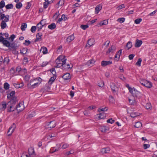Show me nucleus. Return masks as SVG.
I'll return each instance as SVG.
<instances>
[{"label": "nucleus", "mask_w": 157, "mask_h": 157, "mask_svg": "<svg viewBox=\"0 0 157 157\" xmlns=\"http://www.w3.org/2000/svg\"><path fill=\"white\" fill-rule=\"evenodd\" d=\"M29 154L31 155H35L34 154L35 152L33 148H29L28 150Z\"/></svg>", "instance_id": "nucleus-31"}, {"label": "nucleus", "mask_w": 157, "mask_h": 157, "mask_svg": "<svg viewBox=\"0 0 157 157\" xmlns=\"http://www.w3.org/2000/svg\"><path fill=\"white\" fill-rule=\"evenodd\" d=\"M15 129V128H9L7 132L8 136H10L12 135V133L14 131Z\"/></svg>", "instance_id": "nucleus-24"}, {"label": "nucleus", "mask_w": 157, "mask_h": 157, "mask_svg": "<svg viewBox=\"0 0 157 157\" xmlns=\"http://www.w3.org/2000/svg\"><path fill=\"white\" fill-rule=\"evenodd\" d=\"M142 21V19L141 18L137 19L135 21V23L136 24H138Z\"/></svg>", "instance_id": "nucleus-53"}, {"label": "nucleus", "mask_w": 157, "mask_h": 157, "mask_svg": "<svg viewBox=\"0 0 157 157\" xmlns=\"http://www.w3.org/2000/svg\"><path fill=\"white\" fill-rule=\"evenodd\" d=\"M1 20H2L1 23V26L2 29H5L7 26L6 22H8L9 19V16L8 15H5V14H1L0 17Z\"/></svg>", "instance_id": "nucleus-1"}, {"label": "nucleus", "mask_w": 157, "mask_h": 157, "mask_svg": "<svg viewBox=\"0 0 157 157\" xmlns=\"http://www.w3.org/2000/svg\"><path fill=\"white\" fill-rule=\"evenodd\" d=\"M31 43L30 41L28 40H26L25 41V43H23L25 45H28L30 44Z\"/></svg>", "instance_id": "nucleus-56"}, {"label": "nucleus", "mask_w": 157, "mask_h": 157, "mask_svg": "<svg viewBox=\"0 0 157 157\" xmlns=\"http://www.w3.org/2000/svg\"><path fill=\"white\" fill-rule=\"evenodd\" d=\"M56 26L55 24V23H52L51 24L49 25L48 26V27L49 29L51 30H52L55 29L56 28Z\"/></svg>", "instance_id": "nucleus-30"}, {"label": "nucleus", "mask_w": 157, "mask_h": 157, "mask_svg": "<svg viewBox=\"0 0 157 157\" xmlns=\"http://www.w3.org/2000/svg\"><path fill=\"white\" fill-rule=\"evenodd\" d=\"M40 51L44 54H46L48 53L47 49L45 47H42Z\"/></svg>", "instance_id": "nucleus-26"}, {"label": "nucleus", "mask_w": 157, "mask_h": 157, "mask_svg": "<svg viewBox=\"0 0 157 157\" xmlns=\"http://www.w3.org/2000/svg\"><path fill=\"white\" fill-rule=\"evenodd\" d=\"M36 28H37L36 26H32L31 29V32L33 33L35 32L36 29Z\"/></svg>", "instance_id": "nucleus-52"}, {"label": "nucleus", "mask_w": 157, "mask_h": 157, "mask_svg": "<svg viewBox=\"0 0 157 157\" xmlns=\"http://www.w3.org/2000/svg\"><path fill=\"white\" fill-rule=\"evenodd\" d=\"M22 6V3L20 2L17 3L16 4V7L17 9H20L21 8Z\"/></svg>", "instance_id": "nucleus-44"}, {"label": "nucleus", "mask_w": 157, "mask_h": 157, "mask_svg": "<svg viewBox=\"0 0 157 157\" xmlns=\"http://www.w3.org/2000/svg\"><path fill=\"white\" fill-rule=\"evenodd\" d=\"M140 83L142 85L148 88H150L152 87V84L151 82L144 79H141Z\"/></svg>", "instance_id": "nucleus-3"}, {"label": "nucleus", "mask_w": 157, "mask_h": 157, "mask_svg": "<svg viewBox=\"0 0 157 157\" xmlns=\"http://www.w3.org/2000/svg\"><path fill=\"white\" fill-rule=\"evenodd\" d=\"M2 43L7 47H9L10 46V42L5 39L4 40Z\"/></svg>", "instance_id": "nucleus-29"}, {"label": "nucleus", "mask_w": 157, "mask_h": 157, "mask_svg": "<svg viewBox=\"0 0 157 157\" xmlns=\"http://www.w3.org/2000/svg\"><path fill=\"white\" fill-rule=\"evenodd\" d=\"M116 47L115 45H112L111 47L109 48V49L106 52L107 55L108 54L110 53H114V52L116 50Z\"/></svg>", "instance_id": "nucleus-7"}, {"label": "nucleus", "mask_w": 157, "mask_h": 157, "mask_svg": "<svg viewBox=\"0 0 157 157\" xmlns=\"http://www.w3.org/2000/svg\"><path fill=\"white\" fill-rule=\"evenodd\" d=\"M108 23V20H104L101 21L100 22L98 25L100 26H102L103 25H106Z\"/></svg>", "instance_id": "nucleus-21"}, {"label": "nucleus", "mask_w": 157, "mask_h": 157, "mask_svg": "<svg viewBox=\"0 0 157 157\" xmlns=\"http://www.w3.org/2000/svg\"><path fill=\"white\" fill-rule=\"evenodd\" d=\"M40 23L43 26L46 24V21L44 19L41 20Z\"/></svg>", "instance_id": "nucleus-54"}, {"label": "nucleus", "mask_w": 157, "mask_h": 157, "mask_svg": "<svg viewBox=\"0 0 157 157\" xmlns=\"http://www.w3.org/2000/svg\"><path fill=\"white\" fill-rule=\"evenodd\" d=\"M15 109H16V107H15L14 103H12L10 102H8L7 103V110L8 112H13Z\"/></svg>", "instance_id": "nucleus-4"}, {"label": "nucleus", "mask_w": 157, "mask_h": 157, "mask_svg": "<svg viewBox=\"0 0 157 157\" xmlns=\"http://www.w3.org/2000/svg\"><path fill=\"white\" fill-rule=\"evenodd\" d=\"M129 103L132 105H134L136 103V101L134 100H132L131 99H129Z\"/></svg>", "instance_id": "nucleus-58"}, {"label": "nucleus", "mask_w": 157, "mask_h": 157, "mask_svg": "<svg viewBox=\"0 0 157 157\" xmlns=\"http://www.w3.org/2000/svg\"><path fill=\"white\" fill-rule=\"evenodd\" d=\"M112 63V61H102L101 62V65L102 67H105L107 65L111 64Z\"/></svg>", "instance_id": "nucleus-9"}, {"label": "nucleus", "mask_w": 157, "mask_h": 157, "mask_svg": "<svg viewBox=\"0 0 157 157\" xmlns=\"http://www.w3.org/2000/svg\"><path fill=\"white\" fill-rule=\"evenodd\" d=\"M55 147H54L51 148L50 151V153H53L54 152L57 151L59 150L58 149H57V148L55 149Z\"/></svg>", "instance_id": "nucleus-41"}, {"label": "nucleus", "mask_w": 157, "mask_h": 157, "mask_svg": "<svg viewBox=\"0 0 157 157\" xmlns=\"http://www.w3.org/2000/svg\"><path fill=\"white\" fill-rule=\"evenodd\" d=\"M75 37L73 34L69 36L66 39V42L69 43L73 41L75 39Z\"/></svg>", "instance_id": "nucleus-10"}, {"label": "nucleus", "mask_w": 157, "mask_h": 157, "mask_svg": "<svg viewBox=\"0 0 157 157\" xmlns=\"http://www.w3.org/2000/svg\"><path fill=\"white\" fill-rule=\"evenodd\" d=\"M89 26L87 25H81L80 27L83 30H85Z\"/></svg>", "instance_id": "nucleus-51"}, {"label": "nucleus", "mask_w": 157, "mask_h": 157, "mask_svg": "<svg viewBox=\"0 0 157 157\" xmlns=\"http://www.w3.org/2000/svg\"><path fill=\"white\" fill-rule=\"evenodd\" d=\"M28 50V49L25 48H24L23 49H22L21 50H20V53L22 54H26L27 52V51Z\"/></svg>", "instance_id": "nucleus-37"}, {"label": "nucleus", "mask_w": 157, "mask_h": 157, "mask_svg": "<svg viewBox=\"0 0 157 157\" xmlns=\"http://www.w3.org/2000/svg\"><path fill=\"white\" fill-rule=\"evenodd\" d=\"M98 115H99L98 118L100 119H103L106 117V114L103 112L101 113Z\"/></svg>", "instance_id": "nucleus-22"}, {"label": "nucleus", "mask_w": 157, "mask_h": 157, "mask_svg": "<svg viewBox=\"0 0 157 157\" xmlns=\"http://www.w3.org/2000/svg\"><path fill=\"white\" fill-rule=\"evenodd\" d=\"M49 4H50V2H44L43 3V6H44V8L45 9L47 8L48 7V5Z\"/></svg>", "instance_id": "nucleus-46"}, {"label": "nucleus", "mask_w": 157, "mask_h": 157, "mask_svg": "<svg viewBox=\"0 0 157 157\" xmlns=\"http://www.w3.org/2000/svg\"><path fill=\"white\" fill-rule=\"evenodd\" d=\"M9 62L10 59H9V57H6L3 59L2 63H4L5 64L7 65L9 63Z\"/></svg>", "instance_id": "nucleus-23"}, {"label": "nucleus", "mask_w": 157, "mask_h": 157, "mask_svg": "<svg viewBox=\"0 0 157 157\" xmlns=\"http://www.w3.org/2000/svg\"><path fill=\"white\" fill-rule=\"evenodd\" d=\"M66 62L63 63V64H62L61 67H62V69L63 70H68L71 69L72 67V65H71V67H70V65L68 64H66Z\"/></svg>", "instance_id": "nucleus-8"}, {"label": "nucleus", "mask_w": 157, "mask_h": 157, "mask_svg": "<svg viewBox=\"0 0 157 157\" xmlns=\"http://www.w3.org/2000/svg\"><path fill=\"white\" fill-rule=\"evenodd\" d=\"M5 6V2L2 0L0 2V8H2L4 7Z\"/></svg>", "instance_id": "nucleus-49"}, {"label": "nucleus", "mask_w": 157, "mask_h": 157, "mask_svg": "<svg viewBox=\"0 0 157 157\" xmlns=\"http://www.w3.org/2000/svg\"><path fill=\"white\" fill-rule=\"evenodd\" d=\"M56 75H53L52 77L49 79L48 83L49 84L51 85V84L54 82L55 80L56 79Z\"/></svg>", "instance_id": "nucleus-16"}, {"label": "nucleus", "mask_w": 157, "mask_h": 157, "mask_svg": "<svg viewBox=\"0 0 157 157\" xmlns=\"http://www.w3.org/2000/svg\"><path fill=\"white\" fill-rule=\"evenodd\" d=\"M27 25L26 23H23L22 24L21 27V28L22 31H24L25 30V29L27 28Z\"/></svg>", "instance_id": "nucleus-34"}, {"label": "nucleus", "mask_w": 157, "mask_h": 157, "mask_svg": "<svg viewBox=\"0 0 157 157\" xmlns=\"http://www.w3.org/2000/svg\"><path fill=\"white\" fill-rule=\"evenodd\" d=\"M140 115V113L137 112H132L130 114V116L132 117H135Z\"/></svg>", "instance_id": "nucleus-20"}, {"label": "nucleus", "mask_w": 157, "mask_h": 157, "mask_svg": "<svg viewBox=\"0 0 157 157\" xmlns=\"http://www.w3.org/2000/svg\"><path fill=\"white\" fill-rule=\"evenodd\" d=\"M145 107H146V109H151V103H147L146 104Z\"/></svg>", "instance_id": "nucleus-48"}, {"label": "nucleus", "mask_w": 157, "mask_h": 157, "mask_svg": "<svg viewBox=\"0 0 157 157\" xmlns=\"http://www.w3.org/2000/svg\"><path fill=\"white\" fill-rule=\"evenodd\" d=\"M134 126L135 128H140L142 126V124L140 122L138 121L136 123Z\"/></svg>", "instance_id": "nucleus-38"}, {"label": "nucleus", "mask_w": 157, "mask_h": 157, "mask_svg": "<svg viewBox=\"0 0 157 157\" xmlns=\"http://www.w3.org/2000/svg\"><path fill=\"white\" fill-rule=\"evenodd\" d=\"M49 124L48 125H49V124H52V125H50L49 127V128H55L56 126V122L54 121H51L49 123Z\"/></svg>", "instance_id": "nucleus-36"}, {"label": "nucleus", "mask_w": 157, "mask_h": 157, "mask_svg": "<svg viewBox=\"0 0 157 157\" xmlns=\"http://www.w3.org/2000/svg\"><path fill=\"white\" fill-rule=\"evenodd\" d=\"M95 62L94 59H92L89 60L86 63V65L88 66L91 67L93 66Z\"/></svg>", "instance_id": "nucleus-14"}, {"label": "nucleus", "mask_w": 157, "mask_h": 157, "mask_svg": "<svg viewBox=\"0 0 157 157\" xmlns=\"http://www.w3.org/2000/svg\"><path fill=\"white\" fill-rule=\"evenodd\" d=\"M15 94V91H12L10 93L7 94V98L8 99H10V98H12V97H14Z\"/></svg>", "instance_id": "nucleus-19"}, {"label": "nucleus", "mask_w": 157, "mask_h": 157, "mask_svg": "<svg viewBox=\"0 0 157 157\" xmlns=\"http://www.w3.org/2000/svg\"><path fill=\"white\" fill-rule=\"evenodd\" d=\"M143 147L144 149H146L150 147V145L146 144H144L143 145Z\"/></svg>", "instance_id": "nucleus-62"}, {"label": "nucleus", "mask_w": 157, "mask_h": 157, "mask_svg": "<svg viewBox=\"0 0 157 157\" xmlns=\"http://www.w3.org/2000/svg\"><path fill=\"white\" fill-rule=\"evenodd\" d=\"M96 108V106L94 105H92L89 106L88 108V109L90 110H92Z\"/></svg>", "instance_id": "nucleus-61"}, {"label": "nucleus", "mask_w": 157, "mask_h": 157, "mask_svg": "<svg viewBox=\"0 0 157 157\" xmlns=\"http://www.w3.org/2000/svg\"><path fill=\"white\" fill-rule=\"evenodd\" d=\"M94 40L93 39H90L87 41V44L90 47L94 44Z\"/></svg>", "instance_id": "nucleus-25"}, {"label": "nucleus", "mask_w": 157, "mask_h": 157, "mask_svg": "<svg viewBox=\"0 0 157 157\" xmlns=\"http://www.w3.org/2000/svg\"><path fill=\"white\" fill-rule=\"evenodd\" d=\"M68 146L69 145L68 144H65L63 145L62 148L63 149H65L66 148H67L68 147Z\"/></svg>", "instance_id": "nucleus-60"}, {"label": "nucleus", "mask_w": 157, "mask_h": 157, "mask_svg": "<svg viewBox=\"0 0 157 157\" xmlns=\"http://www.w3.org/2000/svg\"><path fill=\"white\" fill-rule=\"evenodd\" d=\"M42 35L41 33H37L36 36V38L35 40V42H37L41 40V36Z\"/></svg>", "instance_id": "nucleus-15"}, {"label": "nucleus", "mask_w": 157, "mask_h": 157, "mask_svg": "<svg viewBox=\"0 0 157 157\" xmlns=\"http://www.w3.org/2000/svg\"><path fill=\"white\" fill-rule=\"evenodd\" d=\"M10 87V85L7 82H5L4 84V88L6 90H8Z\"/></svg>", "instance_id": "nucleus-43"}, {"label": "nucleus", "mask_w": 157, "mask_h": 157, "mask_svg": "<svg viewBox=\"0 0 157 157\" xmlns=\"http://www.w3.org/2000/svg\"><path fill=\"white\" fill-rule=\"evenodd\" d=\"M110 149L109 147L104 148L101 149V152L103 154L108 153H109Z\"/></svg>", "instance_id": "nucleus-13"}, {"label": "nucleus", "mask_w": 157, "mask_h": 157, "mask_svg": "<svg viewBox=\"0 0 157 157\" xmlns=\"http://www.w3.org/2000/svg\"><path fill=\"white\" fill-rule=\"evenodd\" d=\"M124 20L125 19L123 17L119 18L117 19V21L121 23L123 22L124 21Z\"/></svg>", "instance_id": "nucleus-55"}, {"label": "nucleus", "mask_w": 157, "mask_h": 157, "mask_svg": "<svg viewBox=\"0 0 157 157\" xmlns=\"http://www.w3.org/2000/svg\"><path fill=\"white\" fill-rule=\"evenodd\" d=\"M102 6L101 4H100L97 6L95 8V13H98L100 10L102 9Z\"/></svg>", "instance_id": "nucleus-17"}, {"label": "nucleus", "mask_w": 157, "mask_h": 157, "mask_svg": "<svg viewBox=\"0 0 157 157\" xmlns=\"http://www.w3.org/2000/svg\"><path fill=\"white\" fill-rule=\"evenodd\" d=\"M114 122L115 120L112 118L109 119L107 121V123H110L111 124L113 123Z\"/></svg>", "instance_id": "nucleus-47"}, {"label": "nucleus", "mask_w": 157, "mask_h": 157, "mask_svg": "<svg viewBox=\"0 0 157 157\" xmlns=\"http://www.w3.org/2000/svg\"><path fill=\"white\" fill-rule=\"evenodd\" d=\"M142 61V60L141 59L139 58L138 59L137 62L136 63V65L137 66H138L139 67L140 66H141V63Z\"/></svg>", "instance_id": "nucleus-45"}, {"label": "nucleus", "mask_w": 157, "mask_h": 157, "mask_svg": "<svg viewBox=\"0 0 157 157\" xmlns=\"http://www.w3.org/2000/svg\"><path fill=\"white\" fill-rule=\"evenodd\" d=\"M122 53V50H120L119 51L117 52L115 56V58H118V59L117 60H118L120 58V56L121 55Z\"/></svg>", "instance_id": "nucleus-28"}, {"label": "nucleus", "mask_w": 157, "mask_h": 157, "mask_svg": "<svg viewBox=\"0 0 157 157\" xmlns=\"http://www.w3.org/2000/svg\"><path fill=\"white\" fill-rule=\"evenodd\" d=\"M132 46V43L131 42L129 41H128L126 45V47L127 48H128V50L129 49H130Z\"/></svg>", "instance_id": "nucleus-40"}, {"label": "nucleus", "mask_w": 157, "mask_h": 157, "mask_svg": "<svg viewBox=\"0 0 157 157\" xmlns=\"http://www.w3.org/2000/svg\"><path fill=\"white\" fill-rule=\"evenodd\" d=\"M110 87L113 94H117L118 92V88L113 83H110Z\"/></svg>", "instance_id": "nucleus-6"}, {"label": "nucleus", "mask_w": 157, "mask_h": 157, "mask_svg": "<svg viewBox=\"0 0 157 157\" xmlns=\"http://www.w3.org/2000/svg\"><path fill=\"white\" fill-rule=\"evenodd\" d=\"M13 85L16 88L18 89L23 87L24 86L23 83H13Z\"/></svg>", "instance_id": "nucleus-18"}, {"label": "nucleus", "mask_w": 157, "mask_h": 157, "mask_svg": "<svg viewBox=\"0 0 157 157\" xmlns=\"http://www.w3.org/2000/svg\"><path fill=\"white\" fill-rule=\"evenodd\" d=\"M135 56V55L134 54H131L130 55L128 56V58L129 59L132 60V59L133 57Z\"/></svg>", "instance_id": "nucleus-64"}, {"label": "nucleus", "mask_w": 157, "mask_h": 157, "mask_svg": "<svg viewBox=\"0 0 157 157\" xmlns=\"http://www.w3.org/2000/svg\"><path fill=\"white\" fill-rule=\"evenodd\" d=\"M108 110V108L107 107H105L103 108H99L98 109V112H103L104 111H107Z\"/></svg>", "instance_id": "nucleus-35"}, {"label": "nucleus", "mask_w": 157, "mask_h": 157, "mask_svg": "<svg viewBox=\"0 0 157 157\" xmlns=\"http://www.w3.org/2000/svg\"><path fill=\"white\" fill-rule=\"evenodd\" d=\"M10 99V100L9 102H10L12 103H14V104H15V103L16 102L17 99V98L15 97L14 96Z\"/></svg>", "instance_id": "nucleus-39"}, {"label": "nucleus", "mask_w": 157, "mask_h": 157, "mask_svg": "<svg viewBox=\"0 0 157 157\" xmlns=\"http://www.w3.org/2000/svg\"><path fill=\"white\" fill-rule=\"evenodd\" d=\"M50 71H51V73H52V74H53V75H55V74H56V72L55 71V68H52V69H51L50 70Z\"/></svg>", "instance_id": "nucleus-63"}, {"label": "nucleus", "mask_w": 157, "mask_h": 157, "mask_svg": "<svg viewBox=\"0 0 157 157\" xmlns=\"http://www.w3.org/2000/svg\"><path fill=\"white\" fill-rule=\"evenodd\" d=\"M15 37V35L14 34L12 35L9 38V40L11 39V41H13V40L14 38Z\"/></svg>", "instance_id": "nucleus-59"}, {"label": "nucleus", "mask_w": 157, "mask_h": 157, "mask_svg": "<svg viewBox=\"0 0 157 157\" xmlns=\"http://www.w3.org/2000/svg\"><path fill=\"white\" fill-rule=\"evenodd\" d=\"M24 105L22 103H19L16 107V109L17 110L18 112H20L23 111L24 109Z\"/></svg>", "instance_id": "nucleus-5"}, {"label": "nucleus", "mask_w": 157, "mask_h": 157, "mask_svg": "<svg viewBox=\"0 0 157 157\" xmlns=\"http://www.w3.org/2000/svg\"><path fill=\"white\" fill-rule=\"evenodd\" d=\"M67 59L65 56H59L56 61V67H60L62 66L63 63L66 62Z\"/></svg>", "instance_id": "nucleus-2"}, {"label": "nucleus", "mask_w": 157, "mask_h": 157, "mask_svg": "<svg viewBox=\"0 0 157 157\" xmlns=\"http://www.w3.org/2000/svg\"><path fill=\"white\" fill-rule=\"evenodd\" d=\"M13 5L12 4H9L6 6V8L7 9H11L13 8Z\"/></svg>", "instance_id": "nucleus-42"}, {"label": "nucleus", "mask_w": 157, "mask_h": 157, "mask_svg": "<svg viewBox=\"0 0 157 157\" xmlns=\"http://www.w3.org/2000/svg\"><path fill=\"white\" fill-rule=\"evenodd\" d=\"M64 3V0H60L57 4L60 6L63 5Z\"/></svg>", "instance_id": "nucleus-57"}, {"label": "nucleus", "mask_w": 157, "mask_h": 157, "mask_svg": "<svg viewBox=\"0 0 157 157\" xmlns=\"http://www.w3.org/2000/svg\"><path fill=\"white\" fill-rule=\"evenodd\" d=\"M100 130L103 132H106L109 130V128H99Z\"/></svg>", "instance_id": "nucleus-50"}, {"label": "nucleus", "mask_w": 157, "mask_h": 157, "mask_svg": "<svg viewBox=\"0 0 157 157\" xmlns=\"http://www.w3.org/2000/svg\"><path fill=\"white\" fill-rule=\"evenodd\" d=\"M43 26L41 25L40 22L38 23L36 25V28L37 29V31H40L42 29Z\"/></svg>", "instance_id": "nucleus-32"}, {"label": "nucleus", "mask_w": 157, "mask_h": 157, "mask_svg": "<svg viewBox=\"0 0 157 157\" xmlns=\"http://www.w3.org/2000/svg\"><path fill=\"white\" fill-rule=\"evenodd\" d=\"M71 75L69 73H67L64 74L62 77L65 80H69L71 78Z\"/></svg>", "instance_id": "nucleus-11"}, {"label": "nucleus", "mask_w": 157, "mask_h": 157, "mask_svg": "<svg viewBox=\"0 0 157 157\" xmlns=\"http://www.w3.org/2000/svg\"><path fill=\"white\" fill-rule=\"evenodd\" d=\"M1 105L2 106L1 109L5 110L7 106V104L5 101H3L2 102Z\"/></svg>", "instance_id": "nucleus-27"}, {"label": "nucleus", "mask_w": 157, "mask_h": 157, "mask_svg": "<svg viewBox=\"0 0 157 157\" xmlns=\"http://www.w3.org/2000/svg\"><path fill=\"white\" fill-rule=\"evenodd\" d=\"M142 41L141 40H139L138 39H136V40L135 44V46L136 48H139L140 47L142 44Z\"/></svg>", "instance_id": "nucleus-12"}, {"label": "nucleus", "mask_w": 157, "mask_h": 157, "mask_svg": "<svg viewBox=\"0 0 157 157\" xmlns=\"http://www.w3.org/2000/svg\"><path fill=\"white\" fill-rule=\"evenodd\" d=\"M33 81H30V82L28 83V86H32L33 87V88L35 87V86H37L38 84V83H34L33 84L32 83Z\"/></svg>", "instance_id": "nucleus-33"}]
</instances>
